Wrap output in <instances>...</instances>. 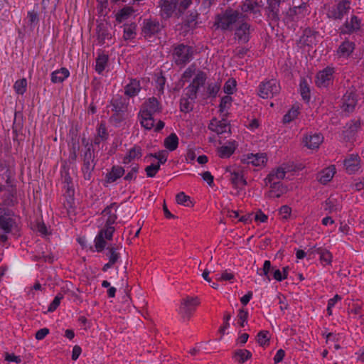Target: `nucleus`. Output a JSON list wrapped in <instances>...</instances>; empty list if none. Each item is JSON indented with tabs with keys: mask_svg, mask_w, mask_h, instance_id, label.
Here are the masks:
<instances>
[{
	"mask_svg": "<svg viewBox=\"0 0 364 364\" xmlns=\"http://www.w3.org/2000/svg\"><path fill=\"white\" fill-rule=\"evenodd\" d=\"M208 128L218 134H223L230 129V123L225 118H223L221 120H218L215 118L213 119L208 125Z\"/></svg>",
	"mask_w": 364,
	"mask_h": 364,
	"instance_id": "nucleus-24",
	"label": "nucleus"
},
{
	"mask_svg": "<svg viewBox=\"0 0 364 364\" xmlns=\"http://www.w3.org/2000/svg\"><path fill=\"white\" fill-rule=\"evenodd\" d=\"M160 170L159 164H151L145 168V171L147 177H154L157 172Z\"/></svg>",
	"mask_w": 364,
	"mask_h": 364,
	"instance_id": "nucleus-62",
	"label": "nucleus"
},
{
	"mask_svg": "<svg viewBox=\"0 0 364 364\" xmlns=\"http://www.w3.org/2000/svg\"><path fill=\"white\" fill-rule=\"evenodd\" d=\"M313 248L314 249V252L319 255V260L322 265H331L333 262V255L329 250L322 247H316V246H314Z\"/></svg>",
	"mask_w": 364,
	"mask_h": 364,
	"instance_id": "nucleus-28",
	"label": "nucleus"
},
{
	"mask_svg": "<svg viewBox=\"0 0 364 364\" xmlns=\"http://www.w3.org/2000/svg\"><path fill=\"white\" fill-rule=\"evenodd\" d=\"M360 161L361 159L358 154H349L343 160V166L346 172L349 175L355 174L361 168Z\"/></svg>",
	"mask_w": 364,
	"mask_h": 364,
	"instance_id": "nucleus-16",
	"label": "nucleus"
},
{
	"mask_svg": "<svg viewBox=\"0 0 364 364\" xmlns=\"http://www.w3.org/2000/svg\"><path fill=\"white\" fill-rule=\"evenodd\" d=\"M118 247L109 246L107 247V256L109 258V261L111 263H116L120 257V254L117 252Z\"/></svg>",
	"mask_w": 364,
	"mask_h": 364,
	"instance_id": "nucleus-49",
	"label": "nucleus"
},
{
	"mask_svg": "<svg viewBox=\"0 0 364 364\" xmlns=\"http://www.w3.org/2000/svg\"><path fill=\"white\" fill-rule=\"evenodd\" d=\"M14 213L4 204H0V229L4 233H11L17 227L13 218Z\"/></svg>",
	"mask_w": 364,
	"mask_h": 364,
	"instance_id": "nucleus-5",
	"label": "nucleus"
},
{
	"mask_svg": "<svg viewBox=\"0 0 364 364\" xmlns=\"http://www.w3.org/2000/svg\"><path fill=\"white\" fill-rule=\"evenodd\" d=\"M279 91V83L273 79L262 82L258 87V95L263 99L272 98Z\"/></svg>",
	"mask_w": 364,
	"mask_h": 364,
	"instance_id": "nucleus-7",
	"label": "nucleus"
},
{
	"mask_svg": "<svg viewBox=\"0 0 364 364\" xmlns=\"http://www.w3.org/2000/svg\"><path fill=\"white\" fill-rule=\"evenodd\" d=\"M171 57L175 65L184 67L190 63L194 56V47L183 43H174L171 46Z\"/></svg>",
	"mask_w": 364,
	"mask_h": 364,
	"instance_id": "nucleus-2",
	"label": "nucleus"
},
{
	"mask_svg": "<svg viewBox=\"0 0 364 364\" xmlns=\"http://www.w3.org/2000/svg\"><path fill=\"white\" fill-rule=\"evenodd\" d=\"M350 0H341L333 6L328 11V16L333 20H341L346 15L350 7Z\"/></svg>",
	"mask_w": 364,
	"mask_h": 364,
	"instance_id": "nucleus-10",
	"label": "nucleus"
},
{
	"mask_svg": "<svg viewBox=\"0 0 364 364\" xmlns=\"http://www.w3.org/2000/svg\"><path fill=\"white\" fill-rule=\"evenodd\" d=\"M136 23L132 22L131 23H126L124 25V33L123 38L125 41L133 40L136 36Z\"/></svg>",
	"mask_w": 364,
	"mask_h": 364,
	"instance_id": "nucleus-38",
	"label": "nucleus"
},
{
	"mask_svg": "<svg viewBox=\"0 0 364 364\" xmlns=\"http://www.w3.org/2000/svg\"><path fill=\"white\" fill-rule=\"evenodd\" d=\"M243 17H245V15L242 13L228 7L224 11L215 16L213 26L217 29L219 28L223 31H231L233 30L235 23Z\"/></svg>",
	"mask_w": 364,
	"mask_h": 364,
	"instance_id": "nucleus-1",
	"label": "nucleus"
},
{
	"mask_svg": "<svg viewBox=\"0 0 364 364\" xmlns=\"http://www.w3.org/2000/svg\"><path fill=\"white\" fill-rule=\"evenodd\" d=\"M178 0H159L160 16L164 19L171 18L175 11Z\"/></svg>",
	"mask_w": 364,
	"mask_h": 364,
	"instance_id": "nucleus-18",
	"label": "nucleus"
},
{
	"mask_svg": "<svg viewBox=\"0 0 364 364\" xmlns=\"http://www.w3.org/2000/svg\"><path fill=\"white\" fill-rule=\"evenodd\" d=\"M70 74L68 69L63 67L51 73L50 80L54 84L62 83L70 76Z\"/></svg>",
	"mask_w": 364,
	"mask_h": 364,
	"instance_id": "nucleus-29",
	"label": "nucleus"
},
{
	"mask_svg": "<svg viewBox=\"0 0 364 364\" xmlns=\"http://www.w3.org/2000/svg\"><path fill=\"white\" fill-rule=\"evenodd\" d=\"M64 298V295L62 293H58L53 300V301L50 304L48 308V311L53 312L57 309L60 304V301Z\"/></svg>",
	"mask_w": 364,
	"mask_h": 364,
	"instance_id": "nucleus-59",
	"label": "nucleus"
},
{
	"mask_svg": "<svg viewBox=\"0 0 364 364\" xmlns=\"http://www.w3.org/2000/svg\"><path fill=\"white\" fill-rule=\"evenodd\" d=\"M362 125L360 119H352L348 122L343 130V139L346 141H350L354 139L358 131Z\"/></svg>",
	"mask_w": 364,
	"mask_h": 364,
	"instance_id": "nucleus-17",
	"label": "nucleus"
},
{
	"mask_svg": "<svg viewBox=\"0 0 364 364\" xmlns=\"http://www.w3.org/2000/svg\"><path fill=\"white\" fill-rule=\"evenodd\" d=\"M285 170L282 167H279L277 168L275 171H272L267 175V178H265V182L266 183L276 182L274 181L275 179H283L285 177Z\"/></svg>",
	"mask_w": 364,
	"mask_h": 364,
	"instance_id": "nucleus-43",
	"label": "nucleus"
},
{
	"mask_svg": "<svg viewBox=\"0 0 364 364\" xmlns=\"http://www.w3.org/2000/svg\"><path fill=\"white\" fill-rule=\"evenodd\" d=\"M82 162H95V156L94 154V149L87 148L84 153L81 155Z\"/></svg>",
	"mask_w": 364,
	"mask_h": 364,
	"instance_id": "nucleus-61",
	"label": "nucleus"
},
{
	"mask_svg": "<svg viewBox=\"0 0 364 364\" xmlns=\"http://www.w3.org/2000/svg\"><path fill=\"white\" fill-rule=\"evenodd\" d=\"M110 105L112 107V112L113 113L109 117V122L117 126L127 117L128 102L124 97L117 95L111 100Z\"/></svg>",
	"mask_w": 364,
	"mask_h": 364,
	"instance_id": "nucleus-3",
	"label": "nucleus"
},
{
	"mask_svg": "<svg viewBox=\"0 0 364 364\" xmlns=\"http://www.w3.org/2000/svg\"><path fill=\"white\" fill-rule=\"evenodd\" d=\"M124 174V169L122 166H113L111 171L106 174V182L113 183Z\"/></svg>",
	"mask_w": 364,
	"mask_h": 364,
	"instance_id": "nucleus-34",
	"label": "nucleus"
},
{
	"mask_svg": "<svg viewBox=\"0 0 364 364\" xmlns=\"http://www.w3.org/2000/svg\"><path fill=\"white\" fill-rule=\"evenodd\" d=\"M115 232L114 226L105 225L104 228L100 230L99 232H102V236L107 240H112L113 234Z\"/></svg>",
	"mask_w": 364,
	"mask_h": 364,
	"instance_id": "nucleus-60",
	"label": "nucleus"
},
{
	"mask_svg": "<svg viewBox=\"0 0 364 364\" xmlns=\"http://www.w3.org/2000/svg\"><path fill=\"white\" fill-rule=\"evenodd\" d=\"M64 186L63 188L65 189V193L64 196L66 198V203L68 208H73L74 205V195H75V189L73 187V178L70 175V173L68 171H66L65 172V174L63 176V181Z\"/></svg>",
	"mask_w": 364,
	"mask_h": 364,
	"instance_id": "nucleus-11",
	"label": "nucleus"
},
{
	"mask_svg": "<svg viewBox=\"0 0 364 364\" xmlns=\"http://www.w3.org/2000/svg\"><path fill=\"white\" fill-rule=\"evenodd\" d=\"M299 113V112L298 108L291 107L287 113L284 115L282 122L284 124L289 123L297 117Z\"/></svg>",
	"mask_w": 364,
	"mask_h": 364,
	"instance_id": "nucleus-56",
	"label": "nucleus"
},
{
	"mask_svg": "<svg viewBox=\"0 0 364 364\" xmlns=\"http://www.w3.org/2000/svg\"><path fill=\"white\" fill-rule=\"evenodd\" d=\"M237 144L235 141L228 142V145L222 146L218 149V154L220 158L226 159L230 157L237 149Z\"/></svg>",
	"mask_w": 364,
	"mask_h": 364,
	"instance_id": "nucleus-30",
	"label": "nucleus"
},
{
	"mask_svg": "<svg viewBox=\"0 0 364 364\" xmlns=\"http://www.w3.org/2000/svg\"><path fill=\"white\" fill-rule=\"evenodd\" d=\"M251 25L247 21H242L235 30V38L239 43H247L250 40Z\"/></svg>",
	"mask_w": 364,
	"mask_h": 364,
	"instance_id": "nucleus-15",
	"label": "nucleus"
},
{
	"mask_svg": "<svg viewBox=\"0 0 364 364\" xmlns=\"http://www.w3.org/2000/svg\"><path fill=\"white\" fill-rule=\"evenodd\" d=\"M300 93L302 99L306 102L310 100V87L305 78H301L299 83Z\"/></svg>",
	"mask_w": 364,
	"mask_h": 364,
	"instance_id": "nucleus-44",
	"label": "nucleus"
},
{
	"mask_svg": "<svg viewBox=\"0 0 364 364\" xmlns=\"http://www.w3.org/2000/svg\"><path fill=\"white\" fill-rule=\"evenodd\" d=\"M97 38L98 43L103 45L106 40L112 38V34L109 32V26L107 23L101 22L97 24L96 28Z\"/></svg>",
	"mask_w": 364,
	"mask_h": 364,
	"instance_id": "nucleus-23",
	"label": "nucleus"
},
{
	"mask_svg": "<svg viewBox=\"0 0 364 364\" xmlns=\"http://www.w3.org/2000/svg\"><path fill=\"white\" fill-rule=\"evenodd\" d=\"M336 173V168L335 165H331L322 169L317 174L316 179L321 184L326 185L332 180Z\"/></svg>",
	"mask_w": 364,
	"mask_h": 364,
	"instance_id": "nucleus-26",
	"label": "nucleus"
},
{
	"mask_svg": "<svg viewBox=\"0 0 364 364\" xmlns=\"http://www.w3.org/2000/svg\"><path fill=\"white\" fill-rule=\"evenodd\" d=\"M176 200L178 204L183 205L187 207H193V203L191 200V197L186 195L183 192H180L176 196Z\"/></svg>",
	"mask_w": 364,
	"mask_h": 364,
	"instance_id": "nucleus-48",
	"label": "nucleus"
},
{
	"mask_svg": "<svg viewBox=\"0 0 364 364\" xmlns=\"http://www.w3.org/2000/svg\"><path fill=\"white\" fill-rule=\"evenodd\" d=\"M200 304V300L198 296H186L180 300L178 314L184 322L191 320Z\"/></svg>",
	"mask_w": 364,
	"mask_h": 364,
	"instance_id": "nucleus-4",
	"label": "nucleus"
},
{
	"mask_svg": "<svg viewBox=\"0 0 364 364\" xmlns=\"http://www.w3.org/2000/svg\"><path fill=\"white\" fill-rule=\"evenodd\" d=\"M14 89L16 94L21 95H23L27 90V80L22 78L16 80L14 85Z\"/></svg>",
	"mask_w": 364,
	"mask_h": 364,
	"instance_id": "nucleus-46",
	"label": "nucleus"
},
{
	"mask_svg": "<svg viewBox=\"0 0 364 364\" xmlns=\"http://www.w3.org/2000/svg\"><path fill=\"white\" fill-rule=\"evenodd\" d=\"M270 184L269 191L267 193L268 198H280L285 194L288 188L281 181L269 183Z\"/></svg>",
	"mask_w": 364,
	"mask_h": 364,
	"instance_id": "nucleus-25",
	"label": "nucleus"
},
{
	"mask_svg": "<svg viewBox=\"0 0 364 364\" xmlns=\"http://www.w3.org/2000/svg\"><path fill=\"white\" fill-rule=\"evenodd\" d=\"M220 88L219 83H210L208 84L207 87V92L210 97H215Z\"/></svg>",
	"mask_w": 364,
	"mask_h": 364,
	"instance_id": "nucleus-64",
	"label": "nucleus"
},
{
	"mask_svg": "<svg viewBox=\"0 0 364 364\" xmlns=\"http://www.w3.org/2000/svg\"><path fill=\"white\" fill-rule=\"evenodd\" d=\"M108 61L109 55L107 54L104 53H98V55L96 58V65L95 68V71L98 74H102L107 66Z\"/></svg>",
	"mask_w": 364,
	"mask_h": 364,
	"instance_id": "nucleus-36",
	"label": "nucleus"
},
{
	"mask_svg": "<svg viewBox=\"0 0 364 364\" xmlns=\"http://www.w3.org/2000/svg\"><path fill=\"white\" fill-rule=\"evenodd\" d=\"M361 20L355 15H353L350 17V21L346 20L345 23L340 26L338 32L341 35H350L353 33H356L360 29Z\"/></svg>",
	"mask_w": 364,
	"mask_h": 364,
	"instance_id": "nucleus-14",
	"label": "nucleus"
},
{
	"mask_svg": "<svg viewBox=\"0 0 364 364\" xmlns=\"http://www.w3.org/2000/svg\"><path fill=\"white\" fill-rule=\"evenodd\" d=\"M355 48V44L353 41L346 39L341 43L337 49V55L339 58H348Z\"/></svg>",
	"mask_w": 364,
	"mask_h": 364,
	"instance_id": "nucleus-27",
	"label": "nucleus"
},
{
	"mask_svg": "<svg viewBox=\"0 0 364 364\" xmlns=\"http://www.w3.org/2000/svg\"><path fill=\"white\" fill-rule=\"evenodd\" d=\"M230 181L235 188H242L247 185L242 171H233L230 174Z\"/></svg>",
	"mask_w": 364,
	"mask_h": 364,
	"instance_id": "nucleus-35",
	"label": "nucleus"
},
{
	"mask_svg": "<svg viewBox=\"0 0 364 364\" xmlns=\"http://www.w3.org/2000/svg\"><path fill=\"white\" fill-rule=\"evenodd\" d=\"M307 14V4L302 3L298 6L290 8L286 14L284 21L287 24L294 26Z\"/></svg>",
	"mask_w": 364,
	"mask_h": 364,
	"instance_id": "nucleus-8",
	"label": "nucleus"
},
{
	"mask_svg": "<svg viewBox=\"0 0 364 364\" xmlns=\"http://www.w3.org/2000/svg\"><path fill=\"white\" fill-rule=\"evenodd\" d=\"M135 9L132 6H124L119 9L115 15L116 21L119 23H122L124 21L128 19L133 14L135 13Z\"/></svg>",
	"mask_w": 364,
	"mask_h": 364,
	"instance_id": "nucleus-32",
	"label": "nucleus"
},
{
	"mask_svg": "<svg viewBox=\"0 0 364 364\" xmlns=\"http://www.w3.org/2000/svg\"><path fill=\"white\" fill-rule=\"evenodd\" d=\"M193 105L191 99L188 97H183L180 100V110L184 113H188L193 110Z\"/></svg>",
	"mask_w": 364,
	"mask_h": 364,
	"instance_id": "nucleus-47",
	"label": "nucleus"
},
{
	"mask_svg": "<svg viewBox=\"0 0 364 364\" xmlns=\"http://www.w3.org/2000/svg\"><path fill=\"white\" fill-rule=\"evenodd\" d=\"M146 157L154 158L158 160V162L156 164H159V167L161 164H164L167 161V153L166 151H161L158 153H150Z\"/></svg>",
	"mask_w": 364,
	"mask_h": 364,
	"instance_id": "nucleus-52",
	"label": "nucleus"
},
{
	"mask_svg": "<svg viewBox=\"0 0 364 364\" xmlns=\"http://www.w3.org/2000/svg\"><path fill=\"white\" fill-rule=\"evenodd\" d=\"M268 331H260L257 335V341L261 346H269V337Z\"/></svg>",
	"mask_w": 364,
	"mask_h": 364,
	"instance_id": "nucleus-51",
	"label": "nucleus"
},
{
	"mask_svg": "<svg viewBox=\"0 0 364 364\" xmlns=\"http://www.w3.org/2000/svg\"><path fill=\"white\" fill-rule=\"evenodd\" d=\"M162 26L159 21L151 18L144 19L141 34L146 40H148L158 34Z\"/></svg>",
	"mask_w": 364,
	"mask_h": 364,
	"instance_id": "nucleus-9",
	"label": "nucleus"
},
{
	"mask_svg": "<svg viewBox=\"0 0 364 364\" xmlns=\"http://www.w3.org/2000/svg\"><path fill=\"white\" fill-rule=\"evenodd\" d=\"M96 165V162H83L82 167V172L85 180H90L92 176V172L94 170Z\"/></svg>",
	"mask_w": 364,
	"mask_h": 364,
	"instance_id": "nucleus-45",
	"label": "nucleus"
},
{
	"mask_svg": "<svg viewBox=\"0 0 364 364\" xmlns=\"http://www.w3.org/2000/svg\"><path fill=\"white\" fill-rule=\"evenodd\" d=\"M5 191H7L9 193V196L6 200L8 201L9 205H14L17 203L16 186L13 184L9 185L7 186V188L6 187Z\"/></svg>",
	"mask_w": 364,
	"mask_h": 364,
	"instance_id": "nucleus-50",
	"label": "nucleus"
},
{
	"mask_svg": "<svg viewBox=\"0 0 364 364\" xmlns=\"http://www.w3.org/2000/svg\"><path fill=\"white\" fill-rule=\"evenodd\" d=\"M252 356V353L247 349H237L232 353V358L239 364H242L250 360Z\"/></svg>",
	"mask_w": 364,
	"mask_h": 364,
	"instance_id": "nucleus-31",
	"label": "nucleus"
},
{
	"mask_svg": "<svg viewBox=\"0 0 364 364\" xmlns=\"http://www.w3.org/2000/svg\"><path fill=\"white\" fill-rule=\"evenodd\" d=\"M27 19L28 25L31 26V28L36 27L39 22V16L38 12L34 10L28 11L27 14Z\"/></svg>",
	"mask_w": 364,
	"mask_h": 364,
	"instance_id": "nucleus-54",
	"label": "nucleus"
},
{
	"mask_svg": "<svg viewBox=\"0 0 364 364\" xmlns=\"http://www.w3.org/2000/svg\"><path fill=\"white\" fill-rule=\"evenodd\" d=\"M207 78V74L205 72L202 70H198L192 82L190 85H192L196 90H199L200 87L205 85Z\"/></svg>",
	"mask_w": 364,
	"mask_h": 364,
	"instance_id": "nucleus-41",
	"label": "nucleus"
},
{
	"mask_svg": "<svg viewBox=\"0 0 364 364\" xmlns=\"http://www.w3.org/2000/svg\"><path fill=\"white\" fill-rule=\"evenodd\" d=\"M260 7L257 0H245L240 5L241 13H250L255 16H261Z\"/></svg>",
	"mask_w": 364,
	"mask_h": 364,
	"instance_id": "nucleus-21",
	"label": "nucleus"
},
{
	"mask_svg": "<svg viewBox=\"0 0 364 364\" xmlns=\"http://www.w3.org/2000/svg\"><path fill=\"white\" fill-rule=\"evenodd\" d=\"M97 136L102 138L107 141L109 138V133L107 132L106 124L104 122H101L97 127Z\"/></svg>",
	"mask_w": 364,
	"mask_h": 364,
	"instance_id": "nucleus-57",
	"label": "nucleus"
},
{
	"mask_svg": "<svg viewBox=\"0 0 364 364\" xmlns=\"http://www.w3.org/2000/svg\"><path fill=\"white\" fill-rule=\"evenodd\" d=\"M336 68L327 66L318 71L315 76V84L318 88H328L333 85Z\"/></svg>",
	"mask_w": 364,
	"mask_h": 364,
	"instance_id": "nucleus-6",
	"label": "nucleus"
},
{
	"mask_svg": "<svg viewBox=\"0 0 364 364\" xmlns=\"http://www.w3.org/2000/svg\"><path fill=\"white\" fill-rule=\"evenodd\" d=\"M186 92L185 93V96L190 98L191 101L194 102L197 98L198 90H196L192 85H189L186 88Z\"/></svg>",
	"mask_w": 364,
	"mask_h": 364,
	"instance_id": "nucleus-63",
	"label": "nucleus"
},
{
	"mask_svg": "<svg viewBox=\"0 0 364 364\" xmlns=\"http://www.w3.org/2000/svg\"><path fill=\"white\" fill-rule=\"evenodd\" d=\"M164 146L170 151H175L178 146V137L175 133H171L165 138Z\"/></svg>",
	"mask_w": 364,
	"mask_h": 364,
	"instance_id": "nucleus-40",
	"label": "nucleus"
},
{
	"mask_svg": "<svg viewBox=\"0 0 364 364\" xmlns=\"http://www.w3.org/2000/svg\"><path fill=\"white\" fill-rule=\"evenodd\" d=\"M318 36V31L311 27H306L304 29L298 43L304 46L312 48L317 44Z\"/></svg>",
	"mask_w": 364,
	"mask_h": 364,
	"instance_id": "nucleus-13",
	"label": "nucleus"
},
{
	"mask_svg": "<svg viewBox=\"0 0 364 364\" xmlns=\"http://www.w3.org/2000/svg\"><path fill=\"white\" fill-rule=\"evenodd\" d=\"M358 102V95L355 90H348L341 99V109L345 112H353Z\"/></svg>",
	"mask_w": 364,
	"mask_h": 364,
	"instance_id": "nucleus-12",
	"label": "nucleus"
},
{
	"mask_svg": "<svg viewBox=\"0 0 364 364\" xmlns=\"http://www.w3.org/2000/svg\"><path fill=\"white\" fill-rule=\"evenodd\" d=\"M141 90V85L139 80L136 79H131L129 84L124 87V94L130 97L136 96Z\"/></svg>",
	"mask_w": 364,
	"mask_h": 364,
	"instance_id": "nucleus-33",
	"label": "nucleus"
},
{
	"mask_svg": "<svg viewBox=\"0 0 364 364\" xmlns=\"http://www.w3.org/2000/svg\"><path fill=\"white\" fill-rule=\"evenodd\" d=\"M237 83L236 80L233 78L228 79L223 87L224 92L228 95H232L235 91Z\"/></svg>",
	"mask_w": 364,
	"mask_h": 364,
	"instance_id": "nucleus-55",
	"label": "nucleus"
},
{
	"mask_svg": "<svg viewBox=\"0 0 364 364\" xmlns=\"http://www.w3.org/2000/svg\"><path fill=\"white\" fill-rule=\"evenodd\" d=\"M232 98L230 95H225L220 100L219 111L223 113L226 109L231 106Z\"/></svg>",
	"mask_w": 364,
	"mask_h": 364,
	"instance_id": "nucleus-58",
	"label": "nucleus"
},
{
	"mask_svg": "<svg viewBox=\"0 0 364 364\" xmlns=\"http://www.w3.org/2000/svg\"><path fill=\"white\" fill-rule=\"evenodd\" d=\"M161 109L159 101L155 97H152L143 103L139 112L145 115L151 114L154 116V114L160 112Z\"/></svg>",
	"mask_w": 364,
	"mask_h": 364,
	"instance_id": "nucleus-19",
	"label": "nucleus"
},
{
	"mask_svg": "<svg viewBox=\"0 0 364 364\" xmlns=\"http://www.w3.org/2000/svg\"><path fill=\"white\" fill-rule=\"evenodd\" d=\"M107 242L105 238L102 236V232H98L95 238V246L97 252H101L104 250Z\"/></svg>",
	"mask_w": 364,
	"mask_h": 364,
	"instance_id": "nucleus-53",
	"label": "nucleus"
},
{
	"mask_svg": "<svg viewBox=\"0 0 364 364\" xmlns=\"http://www.w3.org/2000/svg\"><path fill=\"white\" fill-rule=\"evenodd\" d=\"M142 156V149L141 146L134 145L128 152V154L123 159V164H129L135 159H140Z\"/></svg>",
	"mask_w": 364,
	"mask_h": 364,
	"instance_id": "nucleus-37",
	"label": "nucleus"
},
{
	"mask_svg": "<svg viewBox=\"0 0 364 364\" xmlns=\"http://www.w3.org/2000/svg\"><path fill=\"white\" fill-rule=\"evenodd\" d=\"M244 164H252L254 166H264L267 161V154L264 153L249 154L242 159Z\"/></svg>",
	"mask_w": 364,
	"mask_h": 364,
	"instance_id": "nucleus-20",
	"label": "nucleus"
},
{
	"mask_svg": "<svg viewBox=\"0 0 364 364\" xmlns=\"http://www.w3.org/2000/svg\"><path fill=\"white\" fill-rule=\"evenodd\" d=\"M139 118L141 125L146 129L151 130L154 127V120L153 115L148 114L145 115L142 113H139Z\"/></svg>",
	"mask_w": 364,
	"mask_h": 364,
	"instance_id": "nucleus-42",
	"label": "nucleus"
},
{
	"mask_svg": "<svg viewBox=\"0 0 364 364\" xmlns=\"http://www.w3.org/2000/svg\"><path fill=\"white\" fill-rule=\"evenodd\" d=\"M80 149V144L77 139L72 138L69 149V158L70 164L75 163L77 158V151Z\"/></svg>",
	"mask_w": 364,
	"mask_h": 364,
	"instance_id": "nucleus-39",
	"label": "nucleus"
},
{
	"mask_svg": "<svg viewBox=\"0 0 364 364\" xmlns=\"http://www.w3.org/2000/svg\"><path fill=\"white\" fill-rule=\"evenodd\" d=\"M323 141V136L321 134L314 133L306 134L303 139L304 146L309 149H316L319 147Z\"/></svg>",
	"mask_w": 364,
	"mask_h": 364,
	"instance_id": "nucleus-22",
	"label": "nucleus"
}]
</instances>
